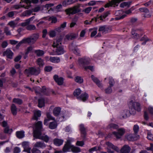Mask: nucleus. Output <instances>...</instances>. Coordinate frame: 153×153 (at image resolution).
<instances>
[{"label": "nucleus", "instance_id": "nucleus-37", "mask_svg": "<svg viewBox=\"0 0 153 153\" xmlns=\"http://www.w3.org/2000/svg\"><path fill=\"white\" fill-rule=\"evenodd\" d=\"M32 13V11L31 10H28L25 11L22 13V15L24 16H29Z\"/></svg>", "mask_w": 153, "mask_h": 153}, {"label": "nucleus", "instance_id": "nucleus-32", "mask_svg": "<svg viewBox=\"0 0 153 153\" xmlns=\"http://www.w3.org/2000/svg\"><path fill=\"white\" fill-rule=\"evenodd\" d=\"M32 152V153H38V142H36L34 144Z\"/></svg>", "mask_w": 153, "mask_h": 153}, {"label": "nucleus", "instance_id": "nucleus-25", "mask_svg": "<svg viewBox=\"0 0 153 153\" xmlns=\"http://www.w3.org/2000/svg\"><path fill=\"white\" fill-rule=\"evenodd\" d=\"M57 124L56 121L50 122L49 125L48 127L51 129H54L57 128Z\"/></svg>", "mask_w": 153, "mask_h": 153}, {"label": "nucleus", "instance_id": "nucleus-36", "mask_svg": "<svg viewBox=\"0 0 153 153\" xmlns=\"http://www.w3.org/2000/svg\"><path fill=\"white\" fill-rule=\"evenodd\" d=\"M66 22H64L63 24H62L60 26L56 29L57 31L59 32L61 31V30H63L66 26Z\"/></svg>", "mask_w": 153, "mask_h": 153}, {"label": "nucleus", "instance_id": "nucleus-12", "mask_svg": "<svg viewBox=\"0 0 153 153\" xmlns=\"http://www.w3.org/2000/svg\"><path fill=\"white\" fill-rule=\"evenodd\" d=\"M53 78L55 81L58 85H62L64 82V78L62 77H59L57 75H55L53 76Z\"/></svg>", "mask_w": 153, "mask_h": 153}, {"label": "nucleus", "instance_id": "nucleus-14", "mask_svg": "<svg viewBox=\"0 0 153 153\" xmlns=\"http://www.w3.org/2000/svg\"><path fill=\"white\" fill-rule=\"evenodd\" d=\"M39 94L48 96L50 94V92L45 86H43L40 90L39 89Z\"/></svg>", "mask_w": 153, "mask_h": 153}, {"label": "nucleus", "instance_id": "nucleus-18", "mask_svg": "<svg viewBox=\"0 0 153 153\" xmlns=\"http://www.w3.org/2000/svg\"><path fill=\"white\" fill-rule=\"evenodd\" d=\"M91 78L93 81L96 83L97 85L100 88L102 87V84L100 82V81L96 77H95L93 75H91Z\"/></svg>", "mask_w": 153, "mask_h": 153}, {"label": "nucleus", "instance_id": "nucleus-56", "mask_svg": "<svg viewBox=\"0 0 153 153\" xmlns=\"http://www.w3.org/2000/svg\"><path fill=\"white\" fill-rule=\"evenodd\" d=\"M92 7H89L86 8L84 10H82V12L85 13H88L91 11Z\"/></svg>", "mask_w": 153, "mask_h": 153}, {"label": "nucleus", "instance_id": "nucleus-58", "mask_svg": "<svg viewBox=\"0 0 153 153\" xmlns=\"http://www.w3.org/2000/svg\"><path fill=\"white\" fill-rule=\"evenodd\" d=\"M76 145L79 146H82L84 144V142L83 141H78L76 143Z\"/></svg>", "mask_w": 153, "mask_h": 153}, {"label": "nucleus", "instance_id": "nucleus-57", "mask_svg": "<svg viewBox=\"0 0 153 153\" xmlns=\"http://www.w3.org/2000/svg\"><path fill=\"white\" fill-rule=\"evenodd\" d=\"M8 25H10L11 27L13 28H14L16 26V24L15 22L14 21L10 22L8 23Z\"/></svg>", "mask_w": 153, "mask_h": 153}, {"label": "nucleus", "instance_id": "nucleus-9", "mask_svg": "<svg viewBox=\"0 0 153 153\" xmlns=\"http://www.w3.org/2000/svg\"><path fill=\"white\" fill-rule=\"evenodd\" d=\"M72 147H73V145L71 144V140H68L65 144L62 150L64 153L70 152V149L71 150Z\"/></svg>", "mask_w": 153, "mask_h": 153}, {"label": "nucleus", "instance_id": "nucleus-15", "mask_svg": "<svg viewBox=\"0 0 153 153\" xmlns=\"http://www.w3.org/2000/svg\"><path fill=\"white\" fill-rule=\"evenodd\" d=\"M130 147L127 145H125L121 148L120 153H129L131 150Z\"/></svg>", "mask_w": 153, "mask_h": 153}, {"label": "nucleus", "instance_id": "nucleus-1", "mask_svg": "<svg viewBox=\"0 0 153 153\" xmlns=\"http://www.w3.org/2000/svg\"><path fill=\"white\" fill-rule=\"evenodd\" d=\"M129 110H125L121 113L120 116V119H124L129 116L130 114L134 115L136 113V111H140L141 108L140 103L137 102H134L133 100L130 101L128 103Z\"/></svg>", "mask_w": 153, "mask_h": 153}, {"label": "nucleus", "instance_id": "nucleus-28", "mask_svg": "<svg viewBox=\"0 0 153 153\" xmlns=\"http://www.w3.org/2000/svg\"><path fill=\"white\" fill-rule=\"evenodd\" d=\"M45 99L43 97L39 99V108H42L45 106Z\"/></svg>", "mask_w": 153, "mask_h": 153}, {"label": "nucleus", "instance_id": "nucleus-43", "mask_svg": "<svg viewBox=\"0 0 153 153\" xmlns=\"http://www.w3.org/2000/svg\"><path fill=\"white\" fill-rule=\"evenodd\" d=\"M126 139L129 141H133L134 140V137L132 134H127L126 136Z\"/></svg>", "mask_w": 153, "mask_h": 153}, {"label": "nucleus", "instance_id": "nucleus-3", "mask_svg": "<svg viewBox=\"0 0 153 153\" xmlns=\"http://www.w3.org/2000/svg\"><path fill=\"white\" fill-rule=\"evenodd\" d=\"M62 39V36H61L53 42V47L56 48V53L57 55L63 54L65 52L62 45L61 42Z\"/></svg>", "mask_w": 153, "mask_h": 153}, {"label": "nucleus", "instance_id": "nucleus-52", "mask_svg": "<svg viewBox=\"0 0 153 153\" xmlns=\"http://www.w3.org/2000/svg\"><path fill=\"white\" fill-rule=\"evenodd\" d=\"M139 128V127L137 125H135L134 126L133 129L135 134H137L138 133Z\"/></svg>", "mask_w": 153, "mask_h": 153}, {"label": "nucleus", "instance_id": "nucleus-7", "mask_svg": "<svg viewBox=\"0 0 153 153\" xmlns=\"http://www.w3.org/2000/svg\"><path fill=\"white\" fill-rule=\"evenodd\" d=\"M79 130L81 134V137L82 138L83 140L85 139L87 135V128L85 127L83 124H82L79 125Z\"/></svg>", "mask_w": 153, "mask_h": 153}, {"label": "nucleus", "instance_id": "nucleus-16", "mask_svg": "<svg viewBox=\"0 0 153 153\" xmlns=\"http://www.w3.org/2000/svg\"><path fill=\"white\" fill-rule=\"evenodd\" d=\"M13 53L12 51L9 49H7L3 53L4 56H6L8 58L12 59L13 58Z\"/></svg>", "mask_w": 153, "mask_h": 153}, {"label": "nucleus", "instance_id": "nucleus-22", "mask_svg": "<svg viewBox=\"0 0 153 153\" xmlns=\"http://www.w3.org/2000/svg\"><path fill=\"white\" fill-rule=\"evenodd\" d=\"M23 41L24 44L27 43L30 45H32L34 43L31 36L30 37L23 39Z\"/></svg>", "mask_w": 153, "mask_h": 153}, {"label": "nucleus", "instance_id": "nucleus-55", "mask_svg": "<svg viewBox=\"0 0 153 153\" xmlns=\"http://www.w3.org/2000/svg\"><path fill=\"white\" fill-rule=\"evenodd\" d=\"M46 116L48 118V119L49 120H55L54 118L51 116L49 113L47 112L46 113Z\"/></svg>", "mask_w": 153, "mask_h": 153}, {"label": "nucleus", "instance_id": "nucleus-20", "mask_svg": "<svg viewBox=\"0 0 153 153\" xmlns=\"http://www.w3.org/2000/svg\"><path fill=\"white\" fill-rule=\"evenodd\" d=\"M109 27L105 25L101 26L99 27V31H102V33H107L108 31Z\"/></svg>", "mask_w": 153, "mask_h": 153}, {"label": "nucleus", "instance_id": "nucleus-24", "mask_svg": "<svg viewBox=\"0 0 153 153\" xmlns=\"http://www.w3.org/2000/svg\"><path fill=\"white\" fill-rule=\"evenodd\" d=\"M61 110L60 108L59 107H55L53 111V113L54 115L58 117L60 114Z\"/></svg>", "mask_w": 153, "mask_h": 153}, {"label": "nucleus", "instance_id": "nucleus-31", "mask_svg": "<svg viewBox=\"0 0 153 153\" xmlns=\"http://www.w3.org/2000/svg\"><path fill=\"white\" fill-rule=\"evenodd\" d=\"M71 151L74 153H78L81 152V150L80 148L74 146L73 145V147L71 148Z\"/></svg>", "mask_w": 153, "mask_h": 153}, {"label": "nucleus", "instance_id": "nucleus-13", "mask_svg": "<svg viewBox=\"0 0 153 153\" xmlns=\"http://www.w3.org/2000/svg\"><path fill=\"white\" fill-rule=\"evenodd\" d=\"M78 36L77 33H70L65 36V38L68 40H72L76 39Z\"/></svg>", "mask_w": 153, "mask_h": 153}, {"label": "nucleus", "instance_id": "nucleus-4", "mask_svg": "<svg viewBox=\"0 0 153 153\" xmlns=\"http://www.w3.org/2000/svg\"><path fill=\"white\" fill-rule=\"evenodd\" d=\"M46 132L42 127V122L39 121V139L41 140L46 143L48 142L49 137L45 134Z\"/></svg>", "mask_w": 153, "mask_h": 153}, {"label": "nucleus", "instance_id": "nucleus-51", "mask_svg": "<svg viewBox=\"0 0 153 153\" xmlns=\"http://www.w3.org/2000/svg\"><path fill=\"white\" fill-rule=\"evenodd\" d=\"M74 53L76 55L80 56V51L79 50V49L77 48H75L74 50L73 51Z\"/></svg>", "mask_w": 153, "mask_h": 153}, {"label": "nucleus", "instance_id": "nucleus-47", "mask_svg": "<svg viewBox=\"0 0 153 153\" xmlns=\"http://www.w3.org/2000/svg\"><path fill=\"white\" fill-rule=\"evenodd\" d=\"M109 86L111 87H113L115 84V81L112 77L109 78Z\"/></svg>", "mask_w": 153, "mask_h": 153}, {"label": "nucleus", "instance_id": "nucleus-54", "mask_svg": "<svg viewBox=\"0 0 153 153\" xmlns=\"http://www.w3.org/2000/svg\"><path fill=\"white\" fill-rule=\"evenodd\" d=\"M4 32L7 35H10L11 34V33L10 30L7 27H5L4 29Z\"/></svg>", "mask_w": 153, "mask_h": 153}, {"label": "nucleus", "instance_id": "nucleus-49", "mask_svg": "<svg viewBox=\"0 0 153 153\" xmlns=\"http://www.w3.org/2000/svg\"><path fill=\"white\" fill-rule=\"evenodd\" d=\"M12 132V129H10L8 127H6L4 129V132L6 134H10Z\"/></svg>", "mask_w": 153, "mask_h": 153}, {"label": "nucleus", "instance_id": "nucleus-63", "mask_svg": "<svg viewBox=\"0 0 153 153\" xmlns=\"http://www.w3.org/2000/svg\"><path fill=\"white\" fill-rule=\"evenodd\" d=\"M126 16V14H124L121 16H120L118 17L115 18V19L116 20H117L120 19H122L124 18Z\"/></svg>", "mask_w": 153, "mask_h": 153}, {"label": "nucleus", "instance_id": "nucleus-29", "mask_svg": "<svg viewBox=\"0 0 153 153\" xmlns=\"http://www.w3.org/2000/svg\"><path fill=\"white\" fill-rule=\"evenodd\" d=\"M65 114L63 113H61L58 117L56 119L59 122H62L66 120Z\"/></svg>", "mask_w": 153, "mask_h": 153}, {"label": "nucleus", "instance_id": "nucleus-11", "mask_svg": "<svg viewBox=\"0 0 153 153\" xmlns=\"http://www.w3.org/2000/svg\"><path fill=\"white\" fill-rule=\"evenodd\" d=\"M37 71L36 69L33 68H30L28 69H26L25 70L24 73L27 76H29L30 75L36 74Z\"/></svg>", "mask_w": 153, "mask_h": 153}, {"label": "nucleus", "instance_id": "nucleus-59", "mask_svg": "<svg viewBox=\"0 0 153 153\" xmlns=\"http://www.w3.org/2000/svg\"><path fill=\"white\" fill-rule=\"evenodd\" d=\"M52 67L50 66H47L45 68V71L47 72H50L51 71Z\"/></svg>", "mask_w": 153, "mask_h": 153}, {"label": "nucleus", "instance_id": "nucleus-53", "mask_svg": "<svg viewBox=\"0 0 153 153\" xmlns=\"http://www.w3.org/2000/svg\"><path fill=\"white\" fill-rule=\"evenodd\" d=\"M44 64V60L41 58H39V67H42Z\"/></svg>", "mask_w": 153, "mask_h": 153}, {"label": "nucleus", "instance_id": "nucleus-33", "mask_svg": "<svg viewBox=\"0 0 153 153\" xmlns=\"http://www.w3.org/2000/svg\"><path fill=\"white\" fill-rule=\"evenodd\" d=\"M109 14H110V13L108 11L105 12L103 15H101L100 16V20L102 21H104L105 20H103V18L105 19Z\"/></svg>", "mask_w": 153, "mask_h": 153}, {"label": "nucleus", "instance_id": "nucleus-2", "mask_svg": "<svg viewBox=\"0 0 153 153\" xmlns=\"http://www.w3.org/2000/svg\"><path fill=\"white\" fill-rule=\"evenodd\" d=\"M38 111H34V114L32 118V121L34 123L33 125V140L38 139Z\"/></svg>", "mask_w": 153, "mask_h": 153}, {"label": "nucleus", "instance_id": "nucleus-34", "mask_svg": "<svg viewBox=\"0 0 153 153\" xmlns=\"http://www.w3.org/2000/svg\"><path fill=\"white\" fill-rule=\"evenodd\" d=\"M131 34L133 36V37L135 39H138L139 37L142 36L143 34H139L135 32L134 30H132L131 31Z\"/></svg>", "mask_w": 153, "mask_h": 153}, {"label": "nucleus", "instance_id": "nucleus-61", "mask_svg": "<svg viewBox=\"0 0 153 153\" xmlns=\"http://www.w3.org/2000/svg\"><path fill=\"white\" fill-rule=\"evenodd\" d=\"M20 152V149L18 147H16L14 148L13 153H19Z\"/></svg>", "mask_w": 153, "mask_h": 153}, {"label": "nucleus", "instance_id": "nucleus-45", "mask_svg": "<svg viewBox=\"0 0 153 153\" xmlns=\"http://www.w3.org/2000/svg\"><path fill=\"white\" fill-rule=\"evenodd\" d=\"M31 36L35 43L38 38V33L33 34Z\"/></svg>", "mask_w": 153, "mask_h": 153}, {"label": "nucleus", "instance_id": "nucleus-50", "mask_svg": "<svg viewBox=\"0 0 153 153\" xmlns=\"http://www.w3.org/2000/svg\"><path fill=\"white\" fill-rule=\"evenodd\" d=\"M16 13V12L15 11H10L7 14V16L9 17H12Z\"/></svg>", "mask_w": 153, "mask_h": 153}, {"label": "nucleus", "instance_id": "nucleus-60", "mask_svg": "<svg viewBox=\"0 0 153 153\" xmlns=\"http://www.w3.org/2000/svg\"><path fill=\"white\" fill-rule=\"evenodd\" d=\"M16 73V71L15 69L13 68L10 71V76H12V77H13L14 75Z\"/></svg>", "mask_w": 153, "mask_h": 153}, {"label": "nucleus", "instance_id": "nucleus-26", "mask_svg": "<svg viewBox=\"0 0 153 153\" xmlns=\"http://www.w3.org/2000/svg\"><path fill=\"white\" fill-rule=\"evenodd\" d=\"M16 137L19 139H22L25 137V132L23 131H18L16 132Z\"/></svg>", "mask_w": 153, "mask_h": 153}, {"label": "nucleus", "instance_id": "nucleus-17", "mask_svg": "<svg viewBox=\"0 0 153 153\" xmlns=\"http://www.w3.org/2000/svg\"><path fill=\"white\" fill-rule=\"evenodd\" d=\"M64 142V140L62 139L56 138L53 140V143L56 146H59L62 145Z\"/></svg>", "mask_w": 153, "mask_h": 153}, {"label": "nucleus", "instance_id": "nucleus-35", "mask_svg": "<svg viewBox=\"0 0 153 153\" xmlns=\"http://www.w3.org/2000/svg\"><path fill=\"white\" fill-rule=\"evenodd\" d=\"M75 80L76 82L79 84L82 83L83 82V79L81 76H77L75 77Z\"/></svg>", "mask_w": 153, "mask_h": 153}, {"label": "nucleus", "instance_id": "nucleus-40", "mask_svg": "<svg viewBox=\"0 0 153 153\" xmlns=\"http://www.w3.org/2000/svg\"><path fill=\"white\" fill-rule=\"evenodd\" d=\"M13 102L19 105H21L22 103V100L19 98H14L13 100Z\"/></svg>", "mask_w": 153, "mask_h": 153}, {"label": "nucleus", "instance_id": "nucleus-10", "mask_svg": "<svg viewBox=\"0 0 153 153\" xmlns=\"http://www.w3.org/2000/svg\"><path fill=\"white\" fill-rule=\"evenodd\" d=\"M125 132V130L123 128H119L118 130V132L114 131L112 134L117 138H120Z\"/></svg>", "mask_w": 153, "mask_h": 153}, {"label": "nucleus", "instance_id": "nucleus-64", "mask_svg": "<svg viewBox=\"0 0 153 153\" xmlns=\"http://www.w3.org/2000/svg\"><path fill=\"white\" fill-rule=\"evenodd\" d=\"M32 49L33 48L31 46L28 47L27 49L25 52L26 54H28L29 52L31 51Z\"/></svg>", "mask_w": 153, "mask_h": 153}, {"label": "nucleus", "instance_id": "nucleus-44", "mask_svg": "<svg viewBox=\"0 0 153 153\" xmlns=\"http://www.w3.org/2000/svg\"><path fill=\"white\" fill-rule=\"evenodd\" d=\"M139 10L141 12L145 13H148L149 12V10L146 7H141L139 9Z\"/></svg>", "mask_w": 153, "mask_h": 153}, {"label": "nucleus", "instance_id": "nucleus-6", "mask_svg": "<svg viewBox=\"0 0 153 153\" xmlns=\"http://www.w3.org/2000/svg\"><path fill=\"white\" fill-rule=\"evenodd\" d=\"M106 144L109 148H107V152L108 153H114V152L111 151L110 148L112 149L117 152H118L120 150L119 149L117 146H114L109 142H106Z\"/></svg>", "mask_w": 153, "mask_h": 153}, {"label": "nucleus", "instance_id": "nucleus-23", "mask_svg": "<svg viewBox=\"0 0 153 153\" xmlns=\"http://www.w3.org/2000/svg\"><path fill=\"white\" fill-rule=\"evenodd\" d=\"M88 94L85 92L84 93L82 94L80 96L77 97V98L82 100L83 101H85L88 99Z\"/></svg>", "mask_w": 153, "mask_h": 153}, {"label": "nucleus", "instance_id": "nucleus-48", "mask_svg": "<svg viewBox=\"0 0 153 153\" xmlns=\"http://www.w3.org/2000/svg\"><path fill=\"white\" fill-rule=\"evenodd\" d=\"M105 92L106 94H111L112 91V90L111 88V87L109 86L105 90Z\"/></svg>", "mask_w": 153, "mask_h": 153}, {"label": "nucleus", "instance_id": "nucleus-46", "mask_svg": "<svg viewBox=\"0 0 153 153\" xmlns=\"http://www.w3.org/2000/svg\"><path fill=\"white\" fill-rule=\"evenodd\" d=\"M49 20L51 21V23H55L57 22V19L56 17L54 16H52L49 18Z\"/></svg>", "mask_w": 153, "mask_h": 153}, {"label": "nucleus", "instance_id": "nucleus-19", "mask_svg": "<svg viewBox=\"0 0 153 153\" xmlns=\"http://www.w3.org/2000/svg\"><path fill=\"white\" fill-rule=\"evenodd\" d=\"M78 1V0H65L62 2V5L64 7H66L68 5L75 3Z\"/></svg>", "mask_w": 153, "mask_h": 153}, {"label": "nucleus", "instance_id": "nucleus-5", "mask_svg": "<svg viewBox=\"0 0 153 153\" xmlns=\"http://www.w3.org/2000/svg\"><path fill=\"white\" fill-rule=\"evenodd\" d=\"M79 7V6H75L73 7H70L66 9L65 12L67 14L74 15L81 12V10Z\"/></svg>", "mask_w": 153, "mask_h": 153}, {"label": "nucleus", "instance_id": "nucleus-38", "mask_svg": "<svg viewBox=\"0 0 153 153\" xmlns=\"http://www.w3.org/2000/svg\"><path fill=\"white\" fill-rule=\"evenodd\" d=\"M36 28L34 25L30 24L26 27V29L30 31L34 30L36 29Z\"/></svg>", "mask_w": 153, "mask_h": 153}, {"label": "nucleus", "instance_id": "nucleus-21", "mask_svg": "<svg viewBox=\"0 0 153 153\" xmlns=\"http://www.w3.org/2000/svg\"><path fill=\"white\" fill-rule=\"evenodd\" d=\"M35 17L33 16L28 19L25 20V22L21 23L20 24L23 27L26 26V27L29 25L30 23V22L33 20L34 19Z\"/></svg>", "mask_w": 153, "mask_h": 153}, {"label": "nucleus", "instance_id": "nucleus-8", "mask_svg": "<svg viewBox=\"0 0 153 153\" xmlns=\"http://www.w3.org/2000/svg\"><path fill=\"white\" fill-rule=\"evenodd\" d=\"M78 61L79 65L84 68L86 67V65H89L90 62L89 58H81L79 59Z\"/></svg>", "mask_w": 153, "mask_h": 153}, {"label": "nucleus", "instance_id": "nucleus-42", "mask_svg": "<svg viewBox=\"0 0 153 153\" xmlns=\"http://www.w3.org/2000/svg\"><path fill=\"white\" fill-rule=\"evenodd\" d=\"M81 90L79 88L75 90L74 91L73 94L74 96L76 97H77L79 95L81 94Z\"/></svg>", "mask_w": 153, "mask_h": 153}, {"label": "nucleus", "instance_id": "nucleus-39", "mask_svg": "<svg viewBox=\"0 0 153 153\" xmlns=\"http://www.w3.org/2000/svg\"><path fill=\"white\" fill-rule=\"evenodd\" d=\"M108 127L109 128L117 129L119 128V126L117 124L114 123H111L108 126Z\"/></svg>", "mask_w": 153, "mask_h": 153}, {"label": "nucleus", "instance_id": "nucleus-27", "mask_svg": "<svg viewBox=\"0 0 153 153\" xmlns=\"http://www.w3.org/2000/svg\"><path fill=\"white\" fill-rule=\"evenodd\" d=\"M49 60L51 62L54 63H58L60 61L59 58L58 57L51 56Z\"/></svg>", "mask_w": 153, "mask_h": 153}, {"label": "nucleus", "instance_id": "nucleus-62", "mask_svg": "<svg viewBox=\"0 0 153 153\" xmlns=\"http://www.w3.org/2000/svg\"><path fill=\"white\" fill-rule=\"evenodd\" d=\"M22 146L24 149L27 148L29 147L28 143L26 142H25L22 143Z\"/></svg>", "mask_w": 153, "mask_h": 153}, {"label": "nucleus", "instance_id": "nucleus-30", "mask_svg": "<svg viewBox=\"0 0 153 153\" xmlns=\"http://www.w3.org/2000/svg\"><path fill=\"white\" fill-rule=\"evenodd\" d=\"M11 111L14 115H16L17 113V108L16 105L13 104H12L11 106Z\"/></svg>", "mask_w": 153, "mask_h": 153}, {"label": "nucleus", "instance_id": "nucleus-41", "mask_svg": "<svg viewBox=\"0 0 153 153\" xmlns=\"http://www.w3.org/2000/svg\"><path fill=\"white\" fill-rule=\"evenodd\" d=\"M131 2L128 1L127 2H123L120 4V7L122 8H123L125 6H128L129 7L130 5Z\"/></svg>", "mask_w": 153, "mask_h": 153}]
</instances>
